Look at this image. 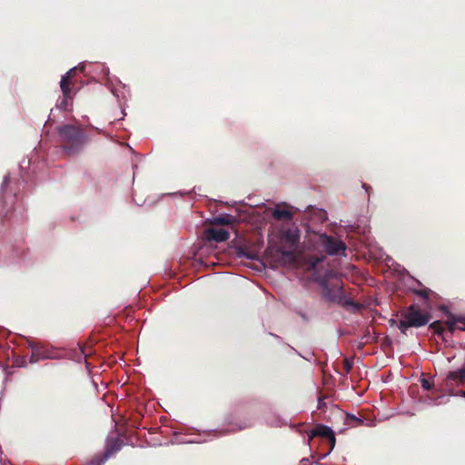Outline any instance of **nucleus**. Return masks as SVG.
<instances>
[{
	"label": "nucleus",
	"instance_id": "obj_1",
	"mask_svg": "<svg viewBox=\"0 0 465 465\" xmlns=\"http://www.w3.org/2000/svg\"><path fill=\"white\" fill-rule=\"evenodd\" d=\"M320 285L322 289V297L326 302L339 304L353 312H357L362 308L360 302H354L345 295L341 281L337 280L334 282H330L327 280H322Z\"/></svg>",
	"mask_w": 465,
	"mask_h": 465
},
{
	"label": "nucleus",
	"instance_id": "obj_2",
	"mask_svg": "<svg viewBox=\"0 0 465 465\" xmlns=\"http://www.w3.org/2000/svg\"><path fill=\"white\" fill-rule=\"evenodd\" d=\"M61 147L68 156L78 154L86 142L84 134L81 129L71 124L58 128Z\"/></svg>",
	"mask_w": 465,
	"mask_h": 465
},
{
	"label": "nucleus",
	"instance_id": "obj_3",
	"mask_svg": "<svg viewBox=\"0 0 465 465\" xmlns=\"http://www.w3.org/2000/svg\"><path fill=\"white\" fill-rule=\"evenodd\" d=\"M401 318L398 328L401 333L406 335L408 329L411 327L425 326L430 321L431 315L427 312H422L419 306L412 304L401 312Z\"/></svg>",
	"mask_w": 465,
	"mask_h": 465
},
{
	"label": "nucleus",
	"instance_id": "obj_4",
	"mask_svg": "<svg viewBox=\"0 0 465 465\" xmlns=\"http://www.w3.org/2000/svg\"><path fill=\"white\" fill-rule=\"evenodd\" d=\"M300 242V232L297 228H289L282 233V246L279 249L285 262L293 263L296 261V249Z\"/></svg>",
	"mask_w": 465,
	"mask_h": 465
},
{
	"label": "nucleus",
	"instance_id": "obj_5",
	"mask_svg": "<svg viewBox=\"0 0 465 465\" xmlns=\"http://www.w3.org/2000/svg\"><path fill=\"white\" fill-rule=\"evenodd\" d=\"M313 437H321V438H324L328 440L330 449L327 451V453H325L323 455V457H326L334 449L335 443H336V439H335L334 432L332 431V430L330 427L323 425V424H317L314 427V429L311 430L310 435H309L310 439H312Z\"/></svg>",
	"mask_w": 465,
	"mask_h": 465
},
{
	"label": "nucleus",
	"instance_id": "obj_6",
	"mask_svg": "<svg viewBox=\"0 0 465 465\" xmlns=\"http://www.w3.org/2000/svg\"><path fill=\"white\" fill-rule=\"evenodd\" d=\"M321 241L325 252L330 255H337L346 249V245L342 241L332 236L322 234Z\"/></svg>",
	"mask_w": 465,
	"mask_h": 465
},
{
	"label": "nucleus",
	"instance_id": "obj_7",
	"mask_svg": "<svg viewBox=\"0 0 465 465\" xmlns=\"http://www.w3.org/2000/svg\"><path fill=\"white\" fill-rule=\"evenodd\" d=\"M465 385V369L449 371L443 382V386L451 393L457 386Z\"/></svg>",
	"mask_w": 465,
	"mask_h": 465
},
{
	"label": "nucleus",
	"instance_id": "obj_8",
	"mask_svg": "<svg viewBox=\"0 0 465 465\" xmlns=\"http://www.w3.org/2000/svg\"><path fill=\"white\" fill-rule=\"evenodd\" d=\"M60 88L64 96L60 107L67 110L68 100H72L73 95L75 94L74 82L68 79H61Z\"/></svg>",
	"mask_w": 465,
	"mask_h": 465
},
{
	"label": "nucleus",
	"instance_id": "obj_9",
	"mask_svg": "<svg viewBox=\"0 0 465 465\" xmlns=\"http://www.w3.org/2000/svg\"><path fill=\"white\" fill-rule=\"evenodd\" d=\"M124 446V441L119 438H110L106 441L104 452L102 454L104 460H108Z\"/></svg>",
	"mask_w": 465,
	"mask_h": 465
},
{
	"label": "nucleus",
	"instance_id": "obj_10",
	"mask_svg": "<svg viewBox=\"0 0 465 465\" xmlns=\"http://www.w3.org/2000/svg\"><path fill=\"white\" fill-rule=\"evenodd\" d=\"M205 233L208 240H212L217 242H225L230 237L229 232L221 228H208L206 229Z\"/></svg>",
	"mask_w": 465,
	"mask_h": 465
},
{
	"label": "nucleus",
	"instance_id": "obj_11",
	"mask_svg": "<svg viewBox=\"0 0 465 465\" xmlns=\"http://www.w3.org/2000/svg\"><path fill=\"white\" fill-rule=\"evenodd\" d=\"M28 347L31 349V356L29 359L31 363H35L39 360L46 357L44 347L39 343L28 341Z\"/></svg>",
	"mask_w": 465,
	"mask_h": 465
},
{
	"label": "nucleus",
	"instance_id": "obj_12",
	"mask_svg": "<svg viewBox=\"0 0 465 465\" xmlns=\"http://www.w3.org/2000/svg\"><path fill=\"white\" fill-rule=\"evenodd\" d=\"M236 218L231 214H220L218 216L213 217L210 223L212 225H232L236 222Z\"/></svg>",
	"mask_w": 465,
	"mask_h": 465
},
{
	"label": "nucleus",
	"instance_id": "obj_13",
	"mask_svg": "<svg viewBox=\"0 0 465 465\" xmlns=\"http://www.w3.org/2000/svg\"><path fill=\"white\" fill-rule=\"evenodd\" d=\"M440 310L446 314L447 321L446 325L448 327V330L450 333H453L455 330H458L457 328V322L455 320V315L449 311V309L446 306H442Z\"/></svg>",
	"mask_w": 465,
	"mask_h": 465
},
{
	"label": "nucleus",
	"instance_id": "obj_14",
	"mask_svg": "<svg viewBox=\"0 0 465 465\" xmlns=\"http://www.w3.org/2000/svg\"><path fill=\"white\" fill-rule=\"evenodd\" d=\"M272 217L276 221H289L293 218V213L289 210L276 208L272 212Z\"/></svg>",
	"mask_w": 465,
	"mask_h": 465
},
{
	"label": "nucleus",
	"instance_id": "obj_15",
	"mask_svg": "<svg viewBox=\"0 0 465 465\" xmlns=\"http://www.w3.org/2000/svg\"><path fill=\"white\" fill-rule=\"evenodd\" d=\"M323 260V256L308 255L304 258V264L308 271L313 270Z\"/></svg>",
	"mask_w": 465,
	"mask_h": 465
},
{
	"label": "nucleus",
	"instance_id": "obj_16",
	"mask_svg": "<svg viewBox=\"0 0 465 465\" xmlns=\"http://www.w3.org/2000/svg\"><path fill=\"white\" fill-rule=\"evenodd\" d=\"M344 423L346 425L355 427L361 425L363 423V420L353 414H346Z\"/></svg>",
	"mask_w": 465,
	"mask_h": 465
},
{
	"label": "nucleus",
	"instance_id": "obj_17",
	"mask_svg": "<svg viewBox=\"0 0 465 465\" xmlns=\"http://www.w3.org/2000/svg\"><path fill=\"white\" fill-rule=\"evenodd\" d=\"M429 328L431 329L433 332L438 336L442 335V333L444 332V328L442 327V322L440 321L433 322L432 323L430 324Z\"/></svg>",
	"mask_w": 465,
	"mask_h": 465
},
{
	"label": "nucleus",
	"instance_id": "obj_18",
	"mask_svg": "<svg viewBox=\"0 0 465 465\" xmlns=\"http://www.w3.org/2000/svg\"><path fill=\"white\" fill-rule=\"evenodd\" d=\"M78 70L83 71L84 66H82V67L75 66L74 68H71L64 75L62 76V79H66V80L68 79V80L73 81V78L75 76L76 72Z\"/></svg>",
	"mask_w": 465,
	"mask_h": 465
},
{
	"label": "nucleus",
	"instance_id": "obj_19",
	"mask_svg": "<svg viewBox=\"0 0 465 465\" xmlns=\"http://www.w3.org/2000/svg\"><path fill=\"white\" fill-rule=\"evenodd\" d=\"M420 382L421 387H422L425 391H430V390H431V389L433 388V386H434V383H433L431 381H430V380H428V379H426V378H421V379L420 380Z\"/></svg>",
	"mask_w": 465,
	"mask_h": 465
},
{
	"label": "nucleus",
	"instance_id": "obj_20",
	"mask_svg": "<svg viewBox=\"0 0 465 465\" xmlns=\"http://www.w3.org/2000/svg\"><path fill=\"white\" fill-rule=\"evenodd\" d=\"M414 292L424 300L429 299L431 291L428 288L415 290Z\"/></svg>",
	"mask_w": 465,
	"mask_h": 465
},
{
	"label": "nucleus",
	"instance_id": "obj_21",
	"mask_svg": "<svg viewBox=\"0 0 465 465\" xmlns=\"http://www.w3.org/2000/svg\"><path fill=\"white\" fill-rule=\"evenodd\" d=\"M105 461H106V460H104V457L102 455L95 456L85 465H103Z\"/></svg>",
	"mask_w": 465,
	"mask_h": 465
},
{
	"label": "nucleus",
	"instance_id": "obj_22",
	"mask_svg": "<svg viewBox=\"0 0 465 465\" xmlns=\"http://www.w3.org/2000/svg\"><path fill=\"white\" fill-rule=\"evenodd\" d=\"M342 365H343V370L346 373H349L352 367H353V361L352 360H350L348 358H345L342 361Z\"/></svg>",
	"mask_w": 465,
	"mask_h": 465
},
{
	"label": "nucleus",
	"instance_id": "obj_23",
	"mask_svg": "<svg viewBox=\"0 0 465 465\" xmlns=\"http://www.w3.org/2000/svg\"><path fill=\"white\" fill-rule=\"evenodd\" d=\"M457 322V328L458 330H460V331H465V316H456L455 315V320Z\"/></svg>",
	"mask_w": 465,
	"mask_h": 465
},
{
	"label": "nucleus",
	"instance_id": "obj_24",
	"mask_svg": "<svg viewBox=\"0 0 465 465\" xmlns=\"http://www.w3.org/2000/svg\"><path fill=\"white\" fill-rule=\"evenodd\" d=\"M237 254L239 257H246L251 260L255 259V254L250 253L242 248L240 250H238Z\"/></svg>",
	"mask_w": 465,
	"mask_h": 465
},
{
	"label": "nucleus",
	"instance_id": "obj_25",
	"mask_svg": "<svg viewBox=\"0 0 465 465\" xmlns=\"http://www.w3.org/2000/svg\"><path fill=\"white\" fill-rule=\"evenodd\" d=\"M325 405L324 401L322 399H320L319 400V402H318V409L319 410H322L323 408V406Z\"/></svg>",
	"mask_w": 465,
	"mask_h": 465
},
{
	"label": "nucleus",
	"instance_id": "obj_26",
	"mask_svg": "<svg viewBox=\"0 0 465 465\" xmlns=\"http://www.w3.org/2000/svg\"><path fill=\"white\" fill-rule=\"evenodd\" d=\"M8 183H9V177L5 176L4 179L2 187L4 188V187L7 186Z\"/></svg>",
	"mask_w": 465,
	"mask_h": 465
},
{
	"label": "nucleus",
	"instance_id": "obj_27",
	"mask_svg": "<svg viewBox=\"0 0 465 465\" xmlns=\"http://www.w3.org/2000/svg\"><path fill=\"white\" fill-rule=\"evenodd\" d=\"M362 187L365 189L366 193H369L371 187L366 183H362Z\"/></svg>",
	"mask_w": 465,
	"mask_h": 465
},
{
	"label": "nucleus",
	"instance_id": "obj_28",
	"mask_svg": "<svg viewBox=\"0 0 465 465\" xmlns=\"http://www.w3.org/2000/svg\"><path fill=\"white\" fill-rule=\"evenodd\" d=\"M461 395H462L463 397H465V391H461Z\"/></svg>",
	"mask_w": 465,
	"mask_h": 465
}]
</instances>
